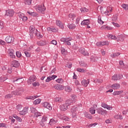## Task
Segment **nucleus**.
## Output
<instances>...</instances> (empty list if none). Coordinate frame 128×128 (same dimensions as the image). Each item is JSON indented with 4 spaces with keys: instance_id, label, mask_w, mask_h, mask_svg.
Listing matches in <instances>:
<instances>
[{
    "instance_id": "c85d7f7f",
    "label": "nucleus",
    "mask_w": 128,
    "mask_h": 128,
    "mask_svg": "<svg viewBox=\"0 0 128 128\" xmlns=\"http://www.w3.org/2000/svg\"><path fill=\"white\" fill-rule=\"evenodd\" d=\"M62 98L60 97H56L54 98V102H62Z\"/></svg>"
},
{
    "instance_id": "5fc2aeb1",
    "label": "nucleus",
    "mask_w": 128,
    "mask_h": 128,
    "mask_svg": "<svg viewBox=\"0 0 128 128\" xmlns=\"http://www.w3.org/2000/svg\"><path fill=\"white\" fill-rule=\"evenodd\" d=\"M112 10V7H108L106 10V14L107 12L110 13V12Z\"/></svg>"
},
{
    "instance_id": "58836bf2",
    "label": "nucleus",
    "mask_w": 128,
    "mask_h": 128,
    "mask_svg": "<svg viewBox=\"0 0 128 128\" xmlns=\"http://www.w3.org/2000/svg\"><path fill=\"white\" fill-rule=\"evenodd\" d=\"M36 36L37 37H38V38H42V35L40 34V32L37 31L35 33Z\"/></svg>"
},
{
    "instance_id": "b1692460",
    "label": "nucleus",
    "mask_w": 128,
    "mask_h": 128,
    "mask_svg": "<svg viewBox=\"0 0 128 128\" xmlns=\"http://www.w3.org/2000/svg\"><path fill=\"white\" fill-rule=\"evenodd\" d=\"M47 30H48V32H56L58 30V29L55 28L54 27H48L47 28Z\"/></svg>"
},
{
    "instance_id": "0e129e2a",
    "label": "nucleus",
    "mask_w": 128,
    "mask_h": 128,
    "mask_svg": "<svg viewBox=\"0 0 128 128\" xmlns=\"http://www.w3.org/2000/svg\"><path fill=\"white\" fill-rule=\"evenodd\" d=\"M98 24H104V21L102 20V18H98Z\"/></svg>"
},
{
    "instance_id": "cd10ccee",
    "label": "nucleus",
    "mask_w": 128,
    "mask_h": 128,
    "mask_svg": "<svg viewBox=\"0 0 128 128\" xmlns=\"http://www.w3.org/2000/svg\"><path fill=\"white\" fill-rule=\"evenodd\" d=\"M5 40L6 42L8 44H10V42H12V37L10 36H7Z\"/></svg>"
},
{
    "instance_id": "a878e982",
    "label": "nucleus",
    "mask_w": 128,
    "mask_h": 128,
    "mask_svg": "<svg viewBox=\"0 0 128 128\" xmlns=\"http://www.w3.org/2000/svg\"><path fill=\"white\" fill-rule=\"evenodd\" d=\"M58 122V120L56 119H50V122H49V124L50 126H54V124H56Z\"/></svg>"
},
{
    "instance_id": "1a4fd4ad",
    "label": "nucleus",
    "mask_w": 128,
    "mask_h": 128,
    "mask_svg": "<svg viewBox=\"0 0 128 128\" xmlns=\"http://www.w3.org/2000/svg\"><path fill=\"white\" fill-rule=\"evenodd\" d=\"M101 106H102V108H106V110H112V106L108 105L106 103H102L101 104Z\"/></svg>"
},
{
    "instance_id": "2eb2a0df",
    "label": "nucleus",
    "mask_w": 128,
    "mask_h": 128,
    "mask_svg": "<svg viewBox=\"0 0 128 128\" xmlns=\"http://www.w3.org/2000/svg\"><path fill=\"white\" fill-rule=\"evenodd\" d=\"M28 112V107H25L22 110L20 111V114L24 116V114H26Z\"/></svg>"
},
{
    "instance_id": "680f3d73",
    "label": "nucleus",
    "mask_w": 128,
    "mask_h": 128,
    "mask_svg": "<svg viewBox=\"0 0 128 128\" xmlns=\"http://www.w3.org/2000/svg\"><path fill=\"white\" fill-rule=\"evenodd\" d=\"M0 128H8V125L4 123L0 124Z\"/></svg>"
},
{
    "instance_id": "3c124183",
    "label": "nucleus",
    "mask_w": 128,
    "mask_h": 128,
    "mask_svg": "<svg viewBox=\"0 0 128 128\" xmlns=\"http://www.w3.org/2000/svg\"><path fill=\"white\" fill-rule=\"evenodd\" d=\"M47 120H48V117L46 116H43L41 122H46Z\"/></svg>"
},
{
    "instance_id": "f3484780",
    "label": "nucleus",
    "mask_w": 128,
    "mask_h": 128,
    "mask_svg": "<svg viewBox=\"0 0 128 128\" xmlns=\"http://www.w3.org/2000/svg\"><path fill=\"white\" fill-rule=\"evenodd\" d=\"M56 24L58 26H59L60 28H62V30H64V24L60 22V20H56Z\"/></svg>"
},
{
    "instance_id": "4468645a",
    "label": "nucleus",
    "mask_w": 128,
    "mask_h": 128,
    "mask_svg": "<svg viewBox=\"0 0 128 128\" xmlns=\"http://www.w3.org/2000/svg\"><path fill=\"white\" fill-rule=\"evenodd\" d=\"M112 88V90H118L120 88V84L118 83H116L111 86Z\"/></svg>"
},
{
    "instance_id": "a19ab883",
    "label": "nucleus",
    "mask_w": 128,
    "mask_h": 128,
    "mask_svg": "<svg viewBox=\"0 0 128 128\" xmlns=\"http://www.w3.org/2000/svg\"><path fill=\"white\" fill-rule=\"evenodd\" d=\"M61 52L62 54H64V56H66V54H68V52H66V49L64 48H61Z\"/></svg>"
},
{
    "instance_id": "393cba45",
    "label": "nucleus",
    "mask_w": 128,
    "mask_h": 128,
    "mask_svg": "<svg viewBox=\"0 0 128 128\" xmlns=\"http://www.w3.org/2000/svg\"><path fill=\"white\" fill-rule=\"evenodd\" d=\"M14 11L12 10H8L6 11V16H14Z\"/></svg>"
},
{
    "instance_id": "f704fd0d",
    "label": "nucleus",
    "mask_w": 128,
    "mask_h": 128,
    "mask_svg": "<svg viewBox=\"0 0 128 128\" xmlns=\"http://www.w3.org/2000/svg\"><path fill=\"white\" fill-rule=\"evenodd\" d=\"M73 102H72V100H68L66 101V103L65 104H67L68 108L70 106H72V104Z\"/></svg>"
},
{
    "instance_id": "39448f33",
    "label": "nucleus",
    "mask_w": 128,
    "mask_h": 128,
    "mask_svg": "<svg viewBox=\"0 0 128 128\" xmlns=\"http://www.w3.org/2000/svg\"><path fill=\"white\" fill-rule=\"evenodd\" d=\"M108 44H110V42L108 41L97 42L96 44L97 46H108Z\"/></svg>"
},
{
    "instance_id": "338daca9",
    "label": "nucleus",
    "mask_w": 128,
    "mask_h": 128,
    "mask_svg": "<svg viewBox=\"0 0 128 128\" xmlns=\"http://www.w3.org/2000/svg\"><path fill=\"white\" fill-rule=\"evenodd\" d=\"M32 84L33 86H40V83H38V82H35Z\"/></svg>"
},
{
    "instance_id": "603ef678",
    "label": "nucleus",
    "mask_w": 128,
    "mask_h": 128,
    "mask_svg": "<svg viewBox=\"0 0 128 128\" xmlns=\"http://www.w3.org/2000/svg\"><path fill=\"white\" fill-rule=\"evenodd\" d=\"M14 94H12H12H8L5 96V98H12Z\"/></svg>"
},
{
    "instance_id": "37998d69",
    "label": "nucleus",
    "mask_w": 128,
    "mask_h": 128,
    "mask_svg": "<svg viewBox=\"0 0 128 128\" xmlns=\"http://www.w3.org/2000/svg\"><path fill=\"white\" fill-rule=\"evenodd\" d=\"M89 112L92 114H96V109L94 108H90Z\"/></svg>"
},
{
    "instance_id": "6e6552de",
    "label": "nucleus",
    "mask_w": 128,
    "mask_h": 128,
    "mask_svg": "<svg viewBox=\"0 0 128 128\" xmlns=\"http://www.w3.org/2000/svg\"><path fill=\"white\" fill-rule=\"evenodd\" d=\"M54 88L57 90H64V86L62 84H56L54 86Z\"/></svg>"
},
{
    "instance_id": "0eeeda50",
    "label": "nucleus",
    "mask_w": 128,
    "mask_h": 128,
    "mask_svg": "<svg viewBox=\"0 0 128 128\" xmlns=\"http://www.w3.org/2000/svg\"><path fill=\"white\" fill-rule=\"evenodd\" d=\"M96 110L98 114H102L104 116L106 114V111L105 110L102 109V108H98Z\"/></svg>"
},
{
    "instance_id": "e2e57ef3",
    "label": "nucleus",
    "mask_w": 128,
    "mask_h": 128,
    "mask_svg": "<svg viewBox=\"0 0 128 128\" xmlns=\"http://www.w3.org/2000/svg\"><path fill=\"white\" fill-rule=\"evenodd\" d=\"M118 38L119 40H124V37L122 35H120L118 36Z\"/></svg>"
},
{
    "instance_id": "412c9836",
    "label": "nucleus",
    "mask_w": 128,
    "mask_h": 128,
    "mask_svg": "<svg viewBox=\"0 0 128 128\" xmlns=\"http://www.w3.org/2000/svg\"><path fill=\"white\" fill-rule=\"evenodd\" d=\"M76 18V15L74 14V13H70L68 16V20H74V18Z\"/></svg>"
},
{
    "instance_id": "9b49d317",
    "label": "nucleus",
    "mask_w": 128,
    "mask_h": 128,
    "mask_svg": "<svg viewBox=\"0 0 128 128\" xmlns=\"http://www.w3.org/2000/svg\"><path fill=\"white\" fill-rule=\"evenodd\" d=\"M36 80V76L33 75L31 76L29 80H28V84H32Z\"/></svg>"
},
{
    "instance_id": "ddd939ff",
    "label": "nucleus",
    "mask_w": 128,
    "mask_h": 128,
    "mask_svg": "<svg viewBox=\"0 0 128 128\" xmlns=\"http://www.w3.org/2000/svg\"><path fill=\"white\" fill-rule=\"evenodd\" d=\"M12 68H18L20 66V62L16 60H13L11 64Z\"/></svg>"
},
{
    "instance_id": "473e14b6",
    "label": "nucleus",
    "mask_w": 128,
    "mask_h": 128,
    "mask_svg": "<svg viewBox=\"0 0 128 128\" xmlns=\"http://www.w3.org/2000/svg\"><path fill=\"white\" fill-rule=\"evenodd\" d=\"M65 90L67 92H72V87L70 86H66L65 87Z\"/></svg>"
},
{
    "instance_id": "e433bc0d",
    "label": "nucleus",
    "mask_w": 128,
    "mask_h": 128,
    "mask_svg": "<svg viewBox=\"0 0 128 128\" xmlns=\"http://www.w3.org/2000/svg\"><path fill=\"white\" fill-rule=\"evenodd\" d=\"M27 12L30 16H38V13L36 12Z\"/></svg>"
},
{
    "instance_id": "a211bd4d",
    "label": "nucleus",
    "mask_w": 128,
    "mask_h": 128,
    "mask_svg": "<svg viewBox=\"0 0 128 128\" xmlns=\"http://www.w3.org/2000/svg\"><path fill=\"white\" fill-rule=\"evenodd\" d=\"M8 52L9 54V56H10V58H16L14 51V50H8Z\"/></svg>"
},
{
    "instance_id": "bf43d9fd",
    "label": "nucleus",
    "mask_w": 128,
    "mask_h": 128,
    "mask_svg": "<svg viewBox=\"0 0 128 128\" xmlns=\"http://www.w3.org/2000/svg\"><path fill=\"white\" fill-rule=\"evenodd\" d=\"M56 82H58V84H62L64 82V80L62 78H58L56 80Z\"/></svg>"
},
{
    "instance_id": "f03ea898",
    "label": "nucleus",
    "mask_w": 128,
    "mask_h": 128,
    "mask_svg": "<svg viewBox=\"0 0 128 128\" xmlns=\"http://www.w3.org/2000/svg\"><path fill=\"white\" fill-rule=\"evenodd\" d=\"M37 30H38L36 29V28H34V26H30V34L31 38H34V36L36 34V32Z\"/></svg>"
},
{
    "instance_id": "69168bd1",
    "label": "nucleus",
    "mask_w": 128,
    "mask_h": 128,
    "mask_svg": "<svg viewBox=\"0 0 128 128\" xmlns=\"http://www.w3.org/2000/svg\"><path fill=\"white\" fill-rule=\"evenodd\" d=\"M118 20V16L116 15L113 16L112 18V20H113L114 22H116V20Z\"/></svg>"
},
{
    "instance_id": "49530a36",
    "label": "nucleus",
    "mask_w": 128,
    "mask_h": 128,
    "mask_svg": "<svg viewBox=\"0 0 128 128\" xmlns=\"http://www.w3.org/2000/svg\"><path fill=\"white\" fill-rule=\"evenodd\" d=\"M25 4H27V6H30L32 4V0H24Z\"/></svg>"
},
{
    "instance_id": "423d86ee",
    "label": "nucleus",
    "mask_w": 128,
    "mask_h": 128,
    "mask_svg": "<svg viewBox=\"0 0 128 128\" xmlns=\"http://www.w3.org/2000/svg\"><path fill=\"white\" fill-rule=\"evenodd\" d=\"M18 16L20 18H22L23 22H26L28 20V17L26 16L24 13L18 12Z\"/></svg>"
},
{
    "instance_id": "09e8293b",
    "label": "nucleus",
    "mask_w": 128,
    "mask_h": 128,
    "mask_svg": "<svg viewBox=\"0 0 128 128\" xmlns=\"http://www.w3.org/2000/svg\"><path fill=\"white\" fill-rule=\"evenodd\" d=\"M80 64L82 68H88V64H84V62H80Z\"/></svg>"
},
{
    "instance_id": "13d9d810",
    "label": "nucleus",
    "mask_w": 128,
    "mask_h": 128,
    "mask_svg": "<svg viewBox=\"0 0 128 128\" xmlns=\"http://www.w3.org/2000/svg\"><path fill=\"white\" fill-rule=\"evenodd\" d=\"M80 10L82 12H88V10L86 8H82L80 9Z\"/></svg>"
},
{
    "instance_id": "dca6fc26",
    "label": "nucleus",
    "mask_w": 128,
    "mask_h": 128,
    "mask_svg": "<svg viewBox=\"0 0 128 128\" xmlns=\"http://www.w3.org/2000/svg\"><path fill=\"white\" fill-rule=\"evenodd\" d=\"M81 84L82 86H84L86 88V86H88V84H90V79H88L87 80H83L82 81Z\"/></svg>"
},
{
    "instance_id": "4d7b16f0",
    "label": "nucleus",
    "mask_w": 128,
    "mask_h": 128,
    "mask_svg": "<svg viewBox=\"0 0 128 128\" xmlns=\"http://www.w3.org/2000/svg\"><path fill=\"white\" fill-rule=\"evenodd\" d=\"M30 110H31V112L34 114L36 113V112H37L36 109V108L34 107L30 108Z\"/></svg>"
},
{
    "instance_id": "c756f323",
    "label": "nucleus",
    "mask_w": 128,
    "mask_h": 128,
    "mask_svg": "<svg viewBox=\"0 0 128 128\" xmlns=\"http://www.w3.org/2000/svg\"><path fill=\"white\" fill-rule=\"evenodd\" d=\"M124 92V90H121L120 91H114L112 94L113 96H119V94H122Z\"/></svg>"
},
{
    "instance_id": "c03bdc74",
    "label": "nucleus",
    "mask_w": 128,
    "mask_h": 128,
    "mask_svg": "<svg viewBox=\"0 0 128 128\" xmlns=\"http://www.w3.org/2000/svg\"><path fill=\"white\" fill-rule=\"evenodd\" d=\"M120 55V52H116L110 55L111 58H116V56H118Z\"/></svg>"
},
{
    "instance_id": "052dcab7",
    "label": "nucleus",
    "mask_w": 128,
    "mask_h": 128,
    "mask_svg": "<svg viewBox=\"0 0 128 128\" xmlns=\"http://www.w3.org/2000/svg\"><path fill=\"white\" fill-rule=\"evenodd\" d=\"M120 68H124V61H120Z\"/></svg>"
},
{
    "instance_id": "ea45409f",
    "label": "nucleus",
    "mask_w": 128,
    "mask_h": 128,
    "mask_svg": "<svg viewBox=\"0 0 128 128\" xmlns=\"http://www.w3.org/2000/svg\"><path fill=\"white\" fill-rule=\"evenodd\" d=\"M77 72H86V70L81 68H78L76 69Z\"/></svg>"
},
{
    "instance_id": "4c0bfd02",
    "label": "nucleus",
    "mask_w": 128,
    "mask_h": 128,
    "mask_svg": "<svg viewBox=\"0 0 128 128\" xmlns=\"http://www.w3.org/2000/svg\"><path fill=\"white\" fill-rule=\"evenodd\" d=\"M68 27L70 30H74V28H76V25L74 24H68Z\"/></svg>"
},
{
    "instance_id": "2f4dec72",
    "label": "nucleus",
    "mask_w": 128,
    "mask_h": 128,
    "mask_svg": "<svg viewBox=\"0 0 128 128\" xmlns=\"http://www.w3.org/2000/svg\"><path fill=\"white\" fill-rule=\"evenodd\" d=\"M46 42L45 41H43V40H40L39 42H37V44H38V46H45V44H46Z\"/></svg>"
},
{
    "instance_id": "774afa93",
    "label": "nucleus",
    "mask_w": 128,
    "mask_h": 128,
    "mask_svg": "<svg viewBox=\"0 0 128 128\" xmlns=\"http://www.w3.org/2000/svg\"><path fill=\"white\" fill-rule=\"evenodd\" d=\"M16 56L17 58H20V56H22V53H20V52H16Z\"/></svg>"
},
{
    "instance_id": "aec40b11",
    "label": "nucleus",
    "mask_w": 128,
    "mask_h": 128,
    "mask_svg": "<svg viewBox=\"0 0 128 128\" xmlns=\"http://www.w3.org/2000/svg\"><path fill=\"white\" fill-rule=\"evenodd\" d=\"M79 52L82 54H84V56H88V52H86V50L84 48H80Z\"/></svg>"
},
{
    "instance_id": "de8ad7c7",
    "label": "nucleus",
    "mask_w": 128,
    "mask_h": 128,
    "mask_svg": "<svg viewBox=\"0 0 128 128\" xmlns=\"http://www.w3.org/2000/svg\"><path fill=\"white\" fill-rule=\"evenodd\" d=\"M40 102H42L40 99H37L34 102V104H40Z\"/></svg>"
},
{
    "instance_id": "5701e85b",
    "label": "nucleus",
    "mask_w": 128,
    "mask_h": 128,
    "mask_svg": "<svg viewBox=\"0 0 128 128\" xmlns=\"http://www.w3.org/2000/svg\"><path fill=\"white\" fill-rule=\"evenodd\" d=\"M60 110L64 112L68 110V105L66 104L60 106Z\"/></svg>"
},
{
    "instance_id": "72a5a7b5",
    "label": "nucleus",
    "mask_w": 128,
    "mask_h": 128,
    "mask_svg": "<svg viewBox=\"0 0 128 128\" xmlns=\"http://www.w3.org/2000/svg\"><path fill=\"white\" fill-rule=\"evenodd\" d=\"M114 118L116 120H122V116L120 114H118L115 115Z\"/></svg>"
},
{
    "instance_id": "a18cd8bd",
    "label": "nucleus",
    "mask_w": 128,
    "mask_h": 128,
    "mask_svg": "<svg viewBox=\"0 0 128 128\" xmlns=\"http://www.w3.org/2000/svg\"><path fill=\"white\" fill-rule=\"evenodd\" d=\"M76 95H72L71 96V100L73 102H76Z\"/></svg>"
},
{
    "instance_id": "7c9ffc66",
    "label": "nucleus",
    "mask_w": 128,
    "mask_h": 128,
    "mask_svg": "<svg viewBox=\"0 0 128 128\" xmlns=\"http://www.w3.org/2000/svg\"><path fill=\"white\" fill-rule=\"evenodd\" d=\"M108 38H109V40H118V37L112 34H108Z\"/></svg>"
},
{
    "instance_id": "6ab92c4d",
    "label": "nucleus",
    "mask_w": 128,
    "mask_h": 128,
    "mask_svg": "<svg viewBox=\"0 0 128 128\" xmlns=\"http://www.w3.org/2000/svg\"><path fill=\"white\" fill-rule=\"evenodd\" d=\"M56 78H57V76L56 75L49 76L46 79V82H50V80H54Z\"/></svg>"
},
{
    "instance_id": "9d476101",
    "label": "nucleus",
    "mask_w": 128,
    "mask_h": 128,
    "mask_svg": "<svg viewBox=\"0 0 128 128\" xmlns=\"http://www.w3.org/2000/svg\"><path fill=\"white\" fill-rule=\"evenodd\" d=\"M121 78H122V74L114 75L112 76V80H118Z\"/></svg>"
},
{
    "instance_id": "f257e3e1",
    "label": "nucleus",
    "mask_w": 128,
    "mask_h": 128,
    "mask_svg": "<svg viewBox=\"0 0 128 128\" xmlns=\"http://www.w3.org/2000/svg\"><path fill=\"white\" fill-rule=\"evenodd\" d=\"M46 10V6H44V4L38 5L36 8V10L40 14H42V12H44Z\"/></svg>"
},
{
    "instance_id": "20e7f679",
    "label": "nucleus",
    "mask_w": 128,
    "mask_h": 128,
    "mask_svg": "<svg viewBox=\"0 0 128 128\" xmlns=\"http://www.w3.org/2000/svg\"><path fill=\"white\" fill-rule=\"evenodd\" d=\"M24 94V90H17L14 92H12V94L14 96H22Z\"/></svg>"
},
{
    "instance_id": "c9c22d12",
    "label": "nucleus",
    "mask_w": 128,
    "mask_h": 128,
    "mask_svg": "<svg viewBox=\"0 0 128 128\" xmlns=\"http://www.w3.org/2000/svg\"><path fill=\"white\" fill-rule=\"evenodd\" d=\"M84 114L86 118H89V120H92V115L90 114H88V112H84Z\"/></svg>"
},
{
    "instance_id": "7ed1b4c3",
    "label": "nucleus",
    "mask_w": 128,
    "mask_h": 128,
    "mask_svg": "<svg viewBox=\"0 0 128 128\" xmlns=\"http://www.w3.org/2000/svg\"><path fill=\"white\" fill-rule=\"evenodd\" d=\"M61 42H65L68 46H70V42L72 41V38H62L60 40Z\"/></svg>"
},
{
    "instance_id": "864d4df0",
    "label": "nucleus",
    "mask_w": 128,
    "mask_h": 128,
    "mask_svg": "<svg viewBox=\"0 0 128 128\" xmlns=\"http://www.w3.org/2000/svg\"><path fill=\"white\" fill-rule=\"evenodd\" d=\"M14 118H16V120H18V122H22V118H20L19 116H14Z\"/></svg>"
},
{
    "instance_id": "4be33fe9",
    "label": "nucleus",
    "mask_w": 128,
    "mask_h": 128,
    "mask_svg": "<svg viewBox=\"0 0 128 128\" xmlns=\"http://www.w3.org/2000/svg\"><path fill=\"white\" fill-rule=\"evenodd\" d=\"M90 24V20H84L81 22V26H88Z\"/></svg>"
},
{
    "instance_id": "79ce46f5",
    "label": "nucleus",
    "mask_w": 128,
    "mask_h": 128,
    "mask_svg": "<svg viewBox=\"0 0 128 128\" xmlns=\"http://www.w3.org/2000/svg\"><path fill=\"white\" fill-rule=\"evenodd\" d=\"M122 8L125 10H128V4H122Z\"/></svg>"
},
{
    "instance_id": "8fccbe9b",
    "label": "nucleus",
    "mask_w": 128,
    "mask_h": 128,
    "mask_svg": "<svg viewBox=\"0 0 128 128\" xmlns=\"http://www.w3.org/2000/svg\"><path fill=\"white\" fill-rule=\"evenodd\" d=\"M22 105L18 104L16 106V109L19 112H22Z\"/></svg>"
},
{
    "instance_id": "bb28decb",
    "label": "nucleus",
    "mask_w": 128,
    "mask_h": 128,
    "mask_svg": "<svg viewBox=\"0 0 128 128\" xmlns=\"http://www.w3.org/2000/svg\"><path fill=\"white\" fill-rule=\"evenodd\" d=\"M13 82L16 84H20L22 82V78H20L16 80H14Z\"/></svg>"
},
{
    "instance_id": "6e6d98bb",
    "label": "nucleus",
    "mask_w": 128,
    "mask_h": 128,
    "mask_svg": "<svg viewBox=\"0 0 128 128\" xmlns=\"http://www.w3.org/2000/svg\"><path fill=\"white\" fill-rule=\"evenodd\" d=\"M34 114L35 116L38 118V116H40L42 114L38 112V111H36Z\"/></svg>"
},
{
    "instance_id": "f8f14e48",
    "label": "nucleus",
    "mask_w": 128,
    "mask_h": 128,
    "mask_svg": "<svg viewBox=\"0 0 128 128\" xmlns=\"http://www.w3.org/2000/svg\"><path fill=\"white\" fill-rule=\"evenodd\" d=\"M42 106H43L46 108H48L50 110H52V106L50 105V103L48 102H44L42 104Z\"/></svg>"
}]
</instances>
